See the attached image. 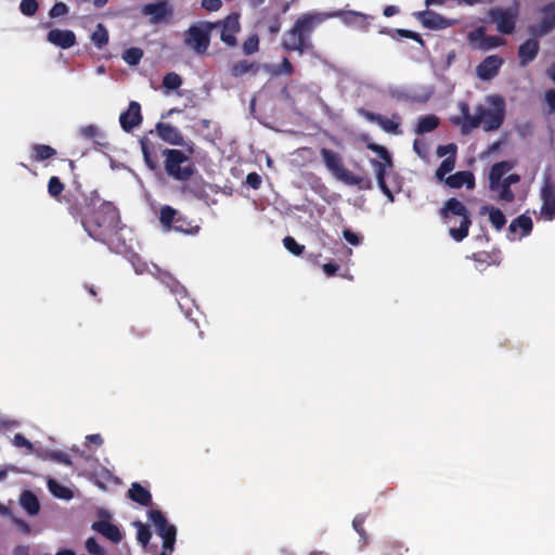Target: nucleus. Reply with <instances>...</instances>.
<instances>
[{
  "label": "nucleus",
  "mask_w": 555,
  "mask_h": 555,
  "mask_svg": "<svg viewBox=\"0 0 555 555\" xmlns=\"http://www.w3.org/2000/svg\"><path fill=\"white\" fill-rule=\"evenodd\" d=\"M322 269L327 276H334L339 270V266L335 262H327L322 266Z\"/></svg>",
  "instance_id": "obj_63"
},
{
  "label": "nucleus",
  "mask_w": 555,
  "mask_h": 555,
  "mask_svg": "<svg viewBox=\"0 0 555 555\" xmlns=\"http://www.w3.org/2000/svg\"><path fill=\"white\" fill-rule=\"evenodd\" d=\"M260 70V65L257 62L242 60L235 62L230 67V74L234 78L243 77L246 74L257 75Z\"/></svg>",
  "instance_id": "obj_29"
},
{
  "label": "nucleus",
  "mask_w": 555,
  "mask_h": 555,
  "mask_svg": "<svg viewBox=\"0 0 555 555\" xmlns=\"http://www.w3.org/2000/svg\"><path fill=\"white\" fill-rule=\"evenodd\" d=\"M545 101L552 113H555V90L550 89L545 92Z\"/></svg>",
  "instance_id": "obj_64"
},
{
  "label": "nucleus",
  "mask_w": 555,
  "mask_h": 555,
  "mask_svg": "<svg viewBox=\"0 0 555 555\" xmlns=\"http://www.w3.org/2000/svg\"><path fill=\"white\" fill-rule=\"evenodd\" d=\"M542 20L531 26L529 33L534 37H543L555 28V2H550L541 9Z\"/></svg>",
  "instance_id": "obj_15"
},
{
  "label": "nucleus",
  "mask_w": 555,
  "mask_h": 555,
  "mask_svg": "<svg viewBox=\"0 0 555 555\" xmlns=\"http://www.w3.org/2000/svg\"><path fill=\"white\" fill-rule=\"evenodd\" d=\"M68 13V7L64 2H56L49 11V16L51 18H57L64 16Z\"/></svg>",
  "instance_id": "obj_52"
},
{
  "label": "nucleus",
  "mask_w": 555,
  "mask_h": 555,
  "mask_svg": "<svg viewBox=\"0 0 555 555\" xmlns=\"http://www.w3.org/2000/svg\"><path fill=\"white\" fill-rule=\"evenodd\" d=\"M166 173L176 181L185 182L195 172V166L181 150L165 149L162 152Z\"/></svg>",
  "instance_id": "obj_6"
},
{
  "label": "nucleus",
  "mask_w": 555,
  "mask_h": 555,
  "mask_svg": "<svg viewBox=\"0 0 555 555\" xmlns=\"http://www.w3.org/2000/svg\"><path fill=\"white\" fill-rule=\"evenodd\" d=\"M221 40L229 47H234L237 43L235 35L240 31L238 14H230L221 23Z\"/></svg>",
  "instance_id": "obj_22"
},
{
  "label": "nucleus",
  "mask_w": 555,
  "mask_h": 555,
  "mask_svg": "<svg viewBox=\"0 0 555 555\" xmlns=\"http://www.w3.org/2000/svg\"><path fill=\"white\" fill-rule=\"evenodd\" d=\"M440 125V119L436 115H426L418 119L415 133L424 134L434 131Z\"/></svg>",
  "instance_id": "obj_35"
},
{
  "label": "nucleus",
  "mask_w": 555,
  "mask_h": 555,
  "mask_svg": "<svg viewBox=\"0 0 555 555\" xmlns=\"http://www.w3.org/2000/svg\"><path fill=\"white\" fill-rule=\"evenodd\" d=\"M365 516L357 515L352 520V527L360 535L361 540H363V545H366L369 542V535L364 529Z\"/></svg>",
  "instance_id": "obj_46"
},
{
  "label": "nucleus",
  "mask_w": 555,
  "mask_h": 555,
  "mask_svg": "<svg viewBox=\"0 0 555 555\" xmlns=\"http://www.w3.org/2000/svg\"><path fill=\"white\" fill-rule=\"evenodd\" d=\"M137 526H138L137 539H138L139 543L143 547H145L150 543V540L152 537L151 530L146 525H144L142 522H138Z\"/></svg>",
  "instance_id": "obj_49"
},
{
  "label": "nucleus",
  "mask_w": 555,
  "mask_h": 555,
  "mask_svg": "<svg viewBox=\"0 0 555 555\" xmlns=\"http://www.w3.org/2000/svg\"><path fill=\"white\" fill-rule=\"evenodd\" d=\"M147 516L155 527L156 533L163 539V552L159 555H171L177 538L176 526L169 524L166 516L159 509H150Z\"/></svg>",
  "instance_id": "obj_8"
},
{
  "label": "nucleus",
  "mask_w": 555,
  "mask_h": 555,
  "mask_svg": "<svg viewBox=\"0 0 555 555\" xmlns=\"http://www.w3.org/2000/svg\"><path fill=\"white\" fill-rule=\"evenodd\" d=\"M65 186L61 182V180L53 176L48 181V193L51 197L57 198L62 192L64 191Z\"/></svg>",
  "instance_id": "obj_45"
},
{
  "label": "nucleus",
  "mask_w": 555,
  "mask_h": 555,
  "mask_svg": "<svg viewBox=\"0 0 555 555\" xmlns=\"http://www.w3.org/2000/svg\"><path fill=\"white\" fill-rule=\"evenodd\" d=\"M325 15H328V18L340 17L344 24L356 26L362 30H367L371 25L370 21L373 20V16L356 11H335L325 13Z\"/></svg>",
  "instance_id": "obj_18"
},
{
  "label": "nucleus",
  "mask_w": 555,
  "mask_h": 555,
  "mask_svg": "<svg viewBox=\"0 0 555 555\" xmlns=\"http://www.w3.org/2000/svg\"><path fill=\"white\" fill-rule=\"evenodd\" d=\"M512 169V164L506 160L493 164L489 171V189L498 188V183L503 181L504 176Z\"/></svg>",
  "instance_id": "obj_30"
},
{
  "label": "nucleus",
  "mask_w": 555,
  "mask_h": 555,
  "mask_svg": "<svg viewBox=\"0 0 555 555\" xmlns=\"http://www.w3.org/2000/svg\"><path fill=\"white\" fill-rule=\"evenodd\" d=\"M366 147L370 151L378 154V156L382 158V160L371 159L370 163L375 170L378 188L383 192L389 189V186L386 183V175L387 169L393 166L392 157L388 150L383 145L370 142L366 144Z\"/></svg>",
  "instance_id": "obj_12"
},
{
  "label": "nucleus",
  "mask_w": 555,
  "mask_h": 555,
  "mask_svg": "<svg viewBox=\"0 0 555 555\" xmlns=\"http://www.w3.org/2000/svg\"><path fill=\"white\" fill-rule=\"evenodd\" d=\"M86 548L92 555H103L104 554L103 547L98 543V541L94 538H89L86 541Z\"/></svg>",
  "instance_id": "obj_54"
},
{
  "label": "nucleus",
  "mask_w": 555,
  "mask_h": 555,
  "mask_svg": "<svg viewBox=\"0 0 555 555\" xmlns=\"http://www.w3.org/2000/svg\"><path fill=\"white\" fill-rule=\"evenodd\" d=\"M489 214V220L493 228L500 231L506 224V217L503 211L493 206H482L480 208V215Z\"/></svg>",
  "instance_id": "obj_34"
},
{
  "label": "nucleus",
  "mask_w": 555,
  "mask_h": 555,
  "mask_svg": "<svg viewBox=\"0 0 555 555\" xmlns=\"http://www.w3.org/2000/svg\"><path fill=\"white\" fill-rule=\"evenodd\" d=\"M202 7L209 12H216L222 7V1L221 0H203Z\"/></svg>",
  "instance_id": "obj_60"
},
{
  "label": "nucleus",
  "mask_w": 555,
  "mask_h": 555,
  "mask_svg": "<svg viewBox=\"0 0 555 555\" xmlns=\"http://www.w3.org/2000/svg\"><path fill=\"white\" fill-rule=\"evenodd\" d=\"M39 9L37 0H22L20 10L25 16H34Z\"/></svg>",
  "instance_id": "obj_50"
},
{
  "label": "nucleus",
  "mask_w": 555,
  "mask_h": 555,
  "mask_svg": "<svg viewBox=\"0 0 555 555\" xmlns=\"http://www.w3.org/2000/svg\"><path fill=\"white\" fill-rule=\"evenodd\" d=\"M320 154L324 166L336 180L346 185L358 186L360 190H371L373 188L371 179L357 176L344 166L343 157L339 153L322 147Z\"/></svg>",
  "instance_id": "obj_4"
},
{
  "label": "nucleus",
  "mask_w": 555,
  "mask_h": 555,
  "mask_svg": "<svg viewBox=\"0 0 555 555\" xmlns=\"http://www.w3.org/2000/svg\"><path fill=\"white\" fill-rule=\"evenodd\" d=\"M143 57V51L140 48H129L122 53V60L130 66L138 65Z\"/></svg>",
  "instance_id": "obj_42"
},
{
  "label": "nucleus",
  "mask_w": 555,
  "mask_h": 555,
  "mask_svg": "<svg viewBox=\"0 0 555 555\" xmlns=\"http://www.w3.org/2000/svg\"><path fill=\"white\" fill-rule=\"evenodd\" d=\"M456 163V154L455 155H449L446 157L439 167L436 170L435 177L438 181H443L447 177V173L451 172Z\"/></svg>",
  "instance_id": "obj_37"
},
{
  "label": "nucleus",
  "mask_w": 555,
  "mask_h": 555,
  "mask_svg": "<svg viewBox=\"0 0 555 555\" xmlns=\"http://www.w3.org/2000/svg\"><path fill=\"white\" fill-rule=\"evenodd\" d=\"M415 16L425 28L433 30L446 29L456 23V21L447 18L431 10L417 12Z\"/></svg>",
  "instance_id": "obj_17"
},
{
  "label": "nucleus",
  "mask_w": 555,
  "mask_h": 555,
  "mask_svg": "<svg viewBox=\"0 0 555 555\" xmlns=\"http://www.w3.org/2000/svg\"><path fill=\"white\" fill-rule=\"evenodd\" d=\"M91 41L99 49L108 43V31L103 24L99 23L96 25L95 30L91 35Z\"/></svg>",
  "instance_id": "obj_40"
},
{
  "label": "nucleus",
  "mask_w": 555,
  "mask_h": 555,
  "mask_svg": "<svg viewBox=\"0 0 555 555\" xmlns=\"http://www.w3.org/2000/svg\"><path fill=\"white\" fill-rule=\"evenodd\" d=\"M457 151V146L454 143H449L447 145H439L437 147V155L438 157H443L447 154L449 155H455Z\"/></svg>",
  "instance_id": "obj_57"
},
{
  "label": "nucleus",
  "mask_w": 555,
  "mask_h": 555,
  "mask_svg": "<svg viewBox=\"0 0 555 555\" xmlns=\"http://www.w3.org/2000/svg\"><path fill=\"white\" fill-rule=\"evenodd\" d=\"M120 223L118 209L111 202H100L91 215L83 220V229L90 237L105 243L116 234Z\"/></svg>",
  "instance_id": "obj_3"
},
{
  "label": "nucleus",
  "mask_w": 555,
  "mask_h": 555,
  "mask_svg": "<svg viewBox=\"0 0 555 555\" xmlns=\"http://www.w3.org/2000/svg\"><path fill=\"white\" fill-rule=\"evenodd\" d=\"M51 459L67 466L72 465L70 456L62 451L52 452Z\"/></svg>",
  "instance_id": "obj_59"
},
{
  "label": "nucleus",
  "mask_w": 555,
  "mask_h": 555,
  "mask_svg": "<svg viewBox=\"0 0 555 555\" xmlns=\"http://www.w3.org/2000/svg\"><path fill=\"white\" fill-rule=\"evenodd\" d=\"M182 85V78L175 72L168 73L163 78V86L168 90H176Z\"/></svg>",
  "instance_id": "obj_44"
},
{
  "label": "nucleus",
  "mask_w": 555,
  "mask_h": 555,
  "mask_svg": "<svg viewBox=\"0 0 555 555\" xmlns=\"http://www.w3.org/2000/svg\"><path fill=\"white\" fill-rule=\"evenodd\" d=\"M48 488L50 490V492L59 498V499H63V500H69L73 498V492L70 489H68L67 487L59 483L56 480L54 479H50L48 481Z\"/></svg>",
  "instance_id": "obj_39"
},
{
  "label": "nucleus",
  "mask_w": 555,
  "mask_h": 555,
  "mask_svg": "<svg viewBox=\"0 0 555 555\" xmlns=\"http://www.w3.org/2000/svg\"><path fill=\"white\" fill-rule=\"evenodd\" d=\"M217 26L219 23L210 22L191 26L186 31L185 43L197 54H205L210 43V31Z\"/></svg>",
  "instance_id": "obj_11"
},
{
  "label": "nucleus",
  "mask_w": 555,
  "mask_h": 555,
  "mask_svg": "<svg viewBox=\"0 0 555 555\" xmlns=\"http://www.w3.org/2000/svg\"><path fill=\"white\" fill-rule=\"evenodd\" d=\"M47 41L57 48L66 50L77 43V38L73 30L54 28L47 34Z\"/></svg>",
  "instance_id": "obj_21"
},
{
  "label": "nucleus",
  "mask_w": 555,
  "mask_h": 555,
  "mask_svg": "<svg viewBox=\"0 0 555 555\" xmlns=\"http://www.w3.org/2000/svg\"><path fill=\"white\" fill-rule=\"evenodd\" d=\"M491 192L498 193L496 199L499 202L513 203L515 201V194L512 191L511 186L505 184V181H501L498 183V188L489 189Z\"/></svg>",
  "instance_id": "obj_38"
},
{
  "label": "nucleus",
  "mask_w": 555,
  "mask_h": 555,
  "mask_svg": "<svg viewBox=\"0 0 555 555\" xmlns=\"http://www.w3.org/2000/svg\"><path fill=\"white\" fill-rule=\"evenodd\" d=\"M439 215L448 223L450 222L452 216H457L461 218L459 228H449V234L454 241L462 242L468 236L469 228L472 225L470 215L466 206L457 198L451 197L446 201L439 211Z\"/></svg>",
  "instance_id": "obj_5"
},
{
  "label": "nucleus",
  "mask_w": 555,
  "mask_h": 555,
  "mask_svg": "<svg viewBox=\"0 0 555 555\" xmlns=\"http://www.w3.org/2000/svg\"><path fill=\"white\" fill-rule=\"evenodd\" d=\"M21 504L23 508L31 516L37 515L40 511V504L37 496L30 491H25L22 494Z\"/></svg>",
  "instance_id": "obj_36"
},
{
  "label": "nucleus",
  "mask_w": 555,
  "mask_h": 555,
  "mask_svg": "<svg viewBox=\"0 0 555 555\" xmlns=\"http://www.w3.org/2000/svg\"><path fill=\"white\" fill-rule=\"evenodd\" d=\"M414 152L422 158H425L428 153V145L424 140L415 139L413 142Z\"/></svg>",
  "instance_id": "obj_55"
},
{
  "label": "nucleus",
  "mask_w": 555,
  "mask_h": 555,
  "mask_svg": "<svg viewBox=\"0 0 555 555\" xmlns=\"http://www.w3.org/2000/svg\"><path fill=\"white\" fill-rule=\"evenodd\" d=\"M159 222L166 231H176L184 234H196L199 225L193 220L169 205H164L159 210Z\"/></svg>",
  "instance_id": "obj_7"
},
{
  "label": "nucleus",
  "mask_w": 555,
  "mask_h": 555,
  "mask_svg": "<svg viewBox=\"0 0 555 555\" xmlns=\"http://www.w3.org/2000/svg\"><path fill=\"white\" fill-rule=\"evenodd\" d=\"M261 182V177L257 172H249L246 177V183L254 190H258Z\"/></svg>",
  "instance_id": "obj_58"
},
{
  "label": "nucleus",
  "mask_w": 555,
  "mask_h": 555,
  "mask_svg": "<svg viewBox=\"0 0 555 555\" xmlns=\"http://www.w3.org/2000/svg\"><path fill=\"white\" fill-rule=\"evenodd\" d=\"M156 132L157 135L165 142L172 145H183V135L180 130L166 122H157L156 124Z\"/></svg>",
  "instance_id": "obj_24"
},
{
  "label": "nucleus",
  "mask_w": 555,
  "mask_h": 555,
  "mask_svg": "<svg viewBox=\"0 0 555 555\" xmlns=\"http://www.w3.org/2000/svg\"><path fill=\"white\" fill-rule=\"evenodd\" d=\"M476 262L485 263L487 266L499 264L500 263V253H488V251H478L473 254L472 257Z\"/></svg>",
  "instance_id": "obj_41"
},
{
  "label": "nucleus",
  "mask_w": 555,
  "mask_h": 555,
  "mask_svg": "<svg viewBox=\"0 0 555 555\" xmlns=\"http://www.w3.org/2000/svg\"><path fill=\"white\" fill-rule=\"evenodd\" d=\"M68 212L79 220L83 227V220H86L92 212L93 208L101 202V197L98 191H92L89 196L82 195L81 197L75 194L68 193L65 197Z\"/></svg>",
  "instance_id": "obj_10"
},
{
  "label": "nucleus",
  "mask_w": 555,
  "mask_h": 555,
  "mask_svg": "<svg viewBox=\"0 0 555 555\" xmlns=\"http://www.w3.org/2000/svg\"><path fill=\"white\" fill-rule=\"evenodd\" d=\"M503 63V57L499 55H489L477 66V76L481 80H491L499 74Z\"/></svg>",
  "instance_id": "obj_20"
},
{
  "label": "nucleus",
  "mask_w": 555,
  "mask_h": 555,
  "mask_svg": "<svg viewBox=\"0 0 555 555\" xmlns=\"http://www.w3.org/2000/svg\"><path fill=\"white\" fill-rule=\"evenodd\" d=\"M128 498L142 505V506H150L152 504V494L151 492L142 487L139 482H133L131 487L128 490L127 493Z\"/></svg>",
  "instance_id": "obj_31"
},
{
  "label": "nucleus",
  "mask_w": 555,
  "mask_h": 555,
  "mask_svg": "<svg viewBox=\"0 0 555 555\" xmlns=\"http://www.w3.org/2000/svg\"><path fill=\"white\" fill-rule=\"evenodd\" d=\"M140 145H141V151H142L146 166L151 170H156L158 168V164H157L156 159L152 156V153L150 151L149 140L146 138H142L140 140Z\"/></svg>",
  "instance_id": "obj_43"
},
{
  "label": "nucleus",
  "mask_w": 555,
  "mask_h": 555,
  "mask_svg": "<svg viewBox=\"0 0 555 555\" xmlns=\"http://www.w3.org/2000/svg\"><path fill=\"white\" fill-rule=\"evenodd\" d=\"M359 113L370 122H376L384 131L388 133H400V116L393 115L392 118H387L380 114L367 111L365 108H360Z\"/></svg>",
  "instance_id": "obj_16"
},
{
  "label": "nucleus",
  "mask_w": 555,
  "mask_h": 555,
  "mask_svg": "<svg viewBox=\"0 0 555 555\" xmlns=\"http://www.w3.org/2000/svg\"><path fill=\"white\" fill-rule=\"evenodd\" d=\"M328 20L324 12H309L300 15L283 36L282 48L300 54L313 48L311 35L314 29Z\"/></svg>",
  "instance_id": "obj_2"
},
{
  "label": "nucleus",
  "mask_w": 555,
  "mask_h": 555,
  "mask_svg": "<svg viewBox=\"0 0 555 555\" xmlns=\"http://www.w3.org/2000/svg\"><path fill=\"white\" fill-rule=\"evenodd\" d=\"M56 155V150L47 144H33L30 147V159L35 163L44 162Z\"/></svg>",
  "instance_id": "obj_33"
},
{
  "label": "nucleus",
  "mask_w": 555,
  "mask_h": 555,
  "mask_svg": "<svg viewBox=\"0 0 555 555\" xmlns=\"http://www.w3.org/2000/svg\"><path fill=\"white\" fill-rule=\"evenodd\" d=\"M142 120L141 105L137 101H131L128 109L122 112L119 116L120 127L126 132L133 130L142 122Z\"/></svg>",
  "instance_id": "obj_19"
},
{
  "label": "nucleus",
  "mask_w": 555,
  "mask_h": 555,
  "mask_svg": "<svg viewBox=\"0 0 555 555\" xmlns=\"http://www.w3.org/2000/svg\"><path fill=\"white\" fill-rule=\"evenodd\" d=\"M343 236L351 245L357 246V245L360 244V236L357 233H354L351 230H349V229H345L343 231Z\"/></svg>",
  "instance_id": "obj_61"
},
{
  "label": "nucleus",
  "mask_w": 555,
  "mask_h": 555,
  "mask_svg": "<svg viewBox=\"0 0 555 555\" xmlns=\"http://www.w3.org/2000/svg\"><path fill=\"white\" fill-rule=\"evenodd\" d=\"M520 4L517 0L508 8L495 7L489 10L488 17L496 25V30L502 35L514 33L519 16Z\"/></svg>",
  "instance_id": "obj_9"
},
{
  "label": "nucleus",
  "mask_w": 555,
  "mask_h": 555,
  "mask_svg": "<svg viewBox=\"0 0 555 555\" xmlns=\"http://www.w3.org/2000/svg\"><path fill=\"white\" fill-rule=\"evenodd\" d=\"M490 100L493 108L477 105L474 115H470L469 105L466 102H461L459 107L462 115L452 117L451 122L460 126L463 134H468L481 125L488 132L500 129L505 118V103L500 95H494Z\"/></svg>",
  "instance_id": "obj_1"
},
{
  "label": "nucleus",
  "mask_w": 555,
  "mask_h": 555,
  "mask_svg": "<svg viewBox=\"0 0 555 555\" xmlns=\"http://www.w3.org/2000/svg\"><path fill=\"white\" fill-rule=\"evenodd\" d=\"M281 24L282 23L279 16H273L260 22V25L266 27L270 35H276L281 29Z\"/></svg>",
  "instance_id": "obj_51"
},
{
  "label": "nucleus",
  "mask_w": 555,
  "mask_h": 555,
  "mask_svg": "<svg viewBox=\"0 0 555 555\" xmlns=\"http://www.w3.org/2000/svg\"><path fill=\"white\" fill-rule=\"evenodd\" d=\"M80 133L82 137H85L87 139H92L98 134V128L93 125H89V126L82 127L80 129Z\"/></svg>",
  "instance_id": "obj_62"
},
{
  "label": "nucleus",
  "mask_w": 555,
  "mask_h": 555,
  "mask_svg": "<svg viewBox=\"0 0 555 555\" xmlns=\"http://www.w3.org/2000/svg\"><path fill=\"white\" fill-rule=\"evenodd\" d=\"M283 245L289 253L295 256H300L305 250V246L298 244L293 236H285L283 238Z\"/></svg>",
  "instance_id": "obj_48"
},
{
  "label": "nucleus",
  "mask_w": 555,
  "mask_h": 555,
  "mask_svg": "<svg viewBox=\"0 0 555 555\" xmlns=\"http://www.w3.org/2000/svg\"><path fill=\"white\" fill-rule=\"evenodd\" d=\"M540 199L542 202L539 219L544 221L555 220V183L546 178L540 189Z\"/></svg>",
  "instance_id": "obj_13"
},
{
  "label": "nucleus",
  "mask_w": 555,
  "mask_h": 555,
  "mask_svg": "<svg viewBox=\"0 0 555 555\" xmlns=\"http://www.w3.org/2000/svg\"><path fill=\"white\" fill-rule=\"evenodd\" d=\"M157 279L164 284L166 287L170 289L172 294L183 298L186 294V289L184 286L175 279L169 272L160 271L157 275Z\"/></svg>",
  "instance_id": "obj_32"
},
{
  "label": "nucleus",
  "mask_w": 555,
  "mask_h": 555,
  "mask_svg": "<svg viewBox=\"0 0 555 555\" xmlns=\"http://www.w3.org/2000/svg\"><path fill=\"white\" fill-rule=\"evenodd\" d=\"M532 228H533L532 219L529 216H527L526 214H522V215L518 216L517 218H515L511 222V224L508 227L509 234L507 235V238L509 241H515L516 240L515 234L518 229L520 230L519 238L526 237L532 232Z\"/></svg>",
  "instance_id": "obj_25"
},
{
  "label": "nucleus",
  "mask_w": 555,
  "mask_h": 555,
  "mask_svg": "<svg viewBox=\"0 0 555 555\" xmlns=\"http://www.w3.org/2000/svg\"><path fill=\"white\" fill-rule=\"evenodd\" d=\"M243 52L246 55L254 54L259 50V38L256 34L250 35L242 46Z\"/></svg>",
  "instance_id": "obj_47"
},
{
  "label": "nucleus",
  "mask_w": 555,
  "mask_h": 555,
  "mask_svg": "<svg viewBox=\"0 0 555 555\" xmlns=\"http://www.w3.org/2000/svg\"><path fill=\"white\" fill-rule=\"evenodd\" d=\"M294 66L287 57H284L282 63L275 70L276 75L292 76L294 74Z\"/></svg>",
  "instance_id": "obj_53"
},
{
  "label": "nucleus",
  "mask_w": 555,
  "mask_h": 555,
  "mask_svg": "<svg viewBox=\"0 0 555 555\" xmlns=\"http://www.w3.org/2000/svg\"><path fill=\"white\" fill-rule=\"evenodd\" d=\"M13 443L17 448H26L29 452L33 451V443L22 434H15Z\"/></svg>",
  "instance_id": "obj_56"
},
{
  "label": "nucleus",
  "mask_w": 555,
  "mask_h": 555,
  "mask_svg": "<svg viewBox=\"0 0 555 555\" xmlns=\"http://www.w3.org/2000/svg\"><path fill=\"white\" fill-rule=\"evenodd\" d=\"M92 528L114 543H118L122 539L119 528L109 521H96L93 524Z\"/></svg>",
  "instance_id": "obj_28"
},
{
  "label": "nucleus",
  "mask_w": 555,
  "mask_h": 555,
  "mask_svg": "<svg viewBox=\"0 0 555 555\" xmlns=\"http://www.w3.org/2000/svg\"><path fill=\"white\" fill-rule=\"evenodd\" d=\"M539 50H540V44L537 39H534V38L527 39L518 48L519 64L521 66H527L529 63H531L537 57Z\"/></svg>",
  "instance_id": "obj_27"
},
{
  "label": "nucleus",
  "mask_w": 555,
  "mask_h": 555,
  "mask_svg": "<svg viewBox=\"0 0 555 555\" xmlns=\"http://www.w3.org/2000/svg\"><path fill=\"white\" fill-rule=\"evenodd\" d=\"M467 39L470 43H475L480 40L479 49L481 50L493 49L504 43V40L498 36H487L483 27H479L476 30L468 33Z\"/></svg>",
  "instance_id": "obj_23"
},
{
  "label": "nucleus",
  "mask_w": 555,
  "mask_h": 555,
  "mask_svg": "<svg viewBox=\"0 0 555 555\" xmlns=\"http://www.w3.org/2000/svg\"><path fill=\"white\" fill-rule=\"evenodd\" d=\"M141 13L150 16L151 24L168 23L173 15V9L168 0H160L154 3H147L142 7Z\"/></svg>",
  "instance_id": "obj_14"
},
{
  "label": "nucleus",
  "mask_w": 555,
  "mask_h": 555,
  "mask_svg": "<svg viewBox=\"0 0 555 555\" xmlns=\"http://www.w3.org/2000/svg\"><path fill=\"white\" fill-rule=\"evenodd\" d=\"M443 182L451 189H460L465 185L468 190L475 188V176L472 171L463 170L447 177Z\"/></svg>",
  "instance_id": "obj_26"
}]
</instances>
